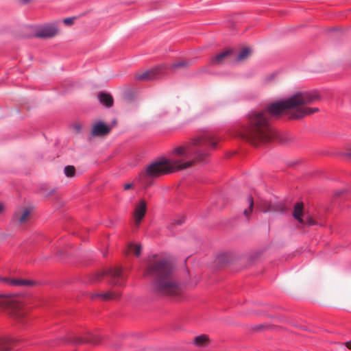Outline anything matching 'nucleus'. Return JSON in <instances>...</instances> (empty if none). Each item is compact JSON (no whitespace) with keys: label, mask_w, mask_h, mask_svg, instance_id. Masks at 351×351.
Wrapping results in <instances>:
<instances>
[{"label":"nucleus","mask_w":351,"mask_h":351,"mask_svg":"<svg viewBox=\"0 0 351 351\" xmlns=\"http://www.w3.org/2000/svg\"><path fill=\"white\" fill-rule=\"evenodd\" d=\"M184 221V217L182 216H176L170 219L169 224L167 228L169 230H172L173 228L182 225Z\"/></svg>","instance_id":"aec40b11"},{"label":"nucleus","mask_w":351,"mask_h":351,"mask_svg":"<svg viewBox=\"0 0 351 351\" xmlns=\"http://www.w3.org/2000/svg\"><path fill=\"white\" fill-rule=\"evenodd\" d=\"M147 204L144 199H141L138 204L135 206L134 218L135 226L138 228L145 215Z\"/></svg>","instance_id":"9b49d317"},{"label":"nucleus","mask_w":351,"mask_h":351,"mask_svg":"<svg viewBox=\"0 0 351 351\" xmlns=\"http://www.w3.org/2000/svg\"><path fill=\"white\" fill-rule=\"evenodd\" d=\"M193 343L195 346H197L198 347H204L208 344L209 339L207 335H201L199 336L196 337L194 339Z\"/></svg>","instance_id":"6ab92c4d"},{"label":"nucleus","mask_w":351,"mask_h":351,"mask_svg":"<svg viewBox=\"0 0 351 351\" xmlns=\"http://www.w3.org/2000/svg\"><path fill=\"white\" fill-rule=\"evenodd\" d=\"M231 54L230 50H226L221 53L217 54L211 58L210 63L214 65H219L228 58Z\"/></svg>","instance_id":"f3484780"},{"label":"nucleus","mask_w":351,"mask_h":351,"mask_svg":"<svg viewBox=\"0 0 351 351\" xmlns=\"http://www.w3.org/2000/svg\"><path fill=\"white\" fill-rule=\"evenodd\" d=\"M306 215L304 213V204L302 202H298L294 205L293 217L296 219L299 223H304V219Z\"/></svg>","instance_id":"4468645a"},{"label":"nucleus","mask_w":351,"mask_h":351,"mask_svg":"<svg viewBox=\"0 0 351 351\" xmlns=\"http://www.w3.org/2000/svg\"><path fill=\"white\" fill-rule=\"evenodd\" d=\"M53 191H54V190H51V191H50V193H49V195L52 194V193H53Z\"/></svg>","instance_id":"c9c22d12"},{"label":"nucleus","mask_w":351,"mask_h":351,"mask_svg":"<svg viewBox=\"0 0 351 351\" xmlns=\"http://www.w3.org/2000/svg\"><path fill=\"white\" fill-rule=\"evenodd\" d=\"M251 55V51L248 48L243 49L239 53L237 60L238 61H243L246 60Z\"/></svg>","instance_id":"5701e85b"},{"label":"nucleus","mask_w":351,"mask_h":351,"mask_svg":"<svg viewBox=\"0 0 351 351\" xmlns=\"http://www.w3.org/2000/svg\"><path fill=\"white\" fill-rule=\"evenodd\" d=\"M101 337L92 333H87L84 336H74L71 341L74 343L82 344L89 343L93 345L98 344L100 342Z\"/></svg>","instance_id":"9d476101"},{"label":"nucleus","mask_w":351,"mask_h":351,"mask_svg":"<svg viewBox=\"0 0 351 351\" xmlns=\"http://www.w3.org/2000/svg\"><path fill=\"white\" fill-rule=\"evenodd\" d=\"M32 215V208L29 207H23L16 210L13 215V221L18 225H24L27 223Z\"/></svg>","instance_id":"423d86ee"},{"label":"nucleus","mask_w":351,"mask_h":351,"mask_svg":"<svg viewBox=\"0 0 351 351\" xmlns=\"http://www.w3.org/2000/svg\"><path fill=\"white\" fill-rule=\"evenodd\" d=\"M133 186V184L132 183H128V184H125L124 185V189L125 190H129Z\"/></svg>","instance_id":"c756f323"},{"label":"nucleus","mask_w":351,"mask_h":351,"mask_svg":"<svg viewBox=\"0 0 351 351\" xmlns=\"http://www.w3.org/2000/svg\"><path fill=\"white\" fill-rule=\"evenodd\" d=\"M74 17L66 18L64 19V23L66 25H71L74 23Z\"/></svg>","instance_id":"cd10ccee"},{"label":"nucleus","mask_w":351,"mask_h":351,"mask_svg":"<svg viewBox=\"0 0 351 351\" xmlns=\"http://www.w3.org/2000/svg\"><path fill=\"white\" fill-rule=\"evenodd\" d=\"M59 33V29L55 25H47L38 29L35 36L41 38H50L56 36Z\"/></svg>","instance_id":"1a4fd4ad"},{"label":"nucleus","mask_w":351,"mask_h":351,"mask_svg":"<svg viewBox=\"0 0 351 351\" xmlns=\"http://www.w3.org/2000/svg\"><path fill=\"white\" fill-rule=\"evenodd\" d=\"M104 276H108L111 278L110 283L114 285L120 286L122 285L123 280H124L122 269L119 267L110 268L107 271H101L94 275L93 280L99 281Z\"/></svg>","instance_id":"39448f33"},{"label":"nucleus","mask_w":351,"mask_h":351,"mask_svg":"<svg viewBox=\"0 0 351 351\" xmlns=\"http://www.w3.org/2000/svg\"><path fill=\"white\" fill-rule=\"evenodd\" d=\"M167 113V110L165 108H159L156 112V116L158 117H162Z\"/></svg>","instance_id":"bb28decb"},{"label":"nucleus","mask_w":351,"mask_h":351,"mask_svg":"<svg viewBox=\"0 0 351 351\" xmlns=\"http://www.w3.org/2000/svg\"><path fill=\"white\" fill-rule=\"evenodd\" d=\"M191 62L189 60H181L178 61L177 62H175L171 64V69L173 71H176L178 69L180 68H186L189 66L191 64Z\"/></svg>","instance_id":"412c9836"},{"label":"nucleus","mask_w":351,"mask_h":351,"mask_svg":"<svg viewBox=\"0 0 351 351\" xmlns=\"http://www.w3.org/2000/svg\"><path fill=\"white\" fill-rule=\"evenodd\" d=\"M121 295L119 292L109 291L104 293H96L92 295V298H101L103 300H116Z\"/></svg>","instance_id":"dca6fc26"},{"label":"nucleus","mask_w":351,"mask_h":351,"mask_svg":"<svg viewBox=\"0 0 351 351\" xmlns=\"http://www.w3.org/2000/svg\"><path fill=\"white\" fill-rule=\"evenodd\" d=\"M304 223H300L302 226H312L317 224V222L315 221V219L311 217L310 215H305L304 217Z\"/></svg>","instance_id":"393cba45"},{"label":"nucleus","mask_w":351,"mask_h":351,"mask_svg":"<svg viewBox=\"0 0 351 351\" xmlns=\"http://www.w3.org/2000/svg\"><path fill=\"white\" fill-rule=\"evenodd\" d=\"M348 156L351 157V149H350L349 152L348 153Z\"/></svg>","instance_id":"f704fd0d"},{"label":"nucleus","mask_w":351,"mask_h":351,"mask_svg":"<svg viewBox=\"0 0 351 351\" xmlns=\"http://www.w3.org/2000/svg\"><path fill=\"white\" fill-rule=\"evenodd\" d=\"M0 307L7 308L11 316L19 322H23L26 312L21 304L13 297L0 295Z\"/></svg>","instance_id":"20e7f679"},{"label":"nucleus","mask_w":351,"mask_h":351,"mask_svg":"<svg viewBox=\"0 0 351 351\" xmlns=\"http://www.w3.org/2000/svg\"><path fill=\"white\" fill-rule=\"evenodd\" d=\"M260 210L264 213L267 212H284L287 208L282 202H267L263 201L258 205Z\"/></svg>","instance_id":"0eeeda50"},{"label":"nucleus","mask_w":351,"mask_h":351,"mask_svg":"<svg viewBox=\"0 0 351 351\" xmlns=\"http://www.w3.org/2000/svg\"><path fill=\"white\" fill-rule=\"evenodd\" d=\"M228 256V254H223L220 256V258H223L224 261L226 258V257Z\"/></svg>","instance_id":"473e14b6"},{"label":"nucleus","mask_w":351,"mask_h":351,"mask_svg":"<svg viewBox=\"0 0 351 351\" xmlns=\"http://www.w3.org/2000/svg\"><path fill=\"white\" fill-rule=\"evenodd\" d=\"M75 173V169L73 166L68 165L64 168V174L67 177H73Z\"/></svg>","instance_id":"a878e982"},{"label":"nucleus","mask_w":351,"mask_h":351,"mask_svg":"<svg viewBox=\"0 0 351 351\" xmlns=\"http://www.w3.org/2000/svg\"><path fill=\"white\" fill-rule=\"evenodd\" d=\"M128 251L136 256H138L141 252V245L131 243L128 245Z\"/></svg>","instance_id":"b1692460"},{"label":"nucleus","mask_w":351,"mask_h":351,"mask_svg":"<svg viewBox=\"0 0 351 351\" xmlns=\"http://www.w3.org/2000/svg\"><path fill=\"white\" fill-rule=\"evenodd\" d=\"M75 129L78 132H80L82 130V125L80 123H77V124H75V126H74Z\"/></svg>","instance_id":"7c9ffc66"},{"label":"nucleus","mask_w":351,"mask_h":351,"mask_svg":"<svg viewBox=\"0 0 351 351\" xmlns=\"http://www.w3.org/2000/svg\"><path fill=\"white\" fill-rule=\"evenodd\" d=\"M110 131V127L101 121L95 123L92 126L90 134L93 136H104Z\"/></svg>","instance_id":"f8f14e48"},{"label":"nucleus","mask_w":351,"mask_h":351,"mask_svg":"<svg viewBox=\"0 0 351 351\" xmlns=\"http://www.w3.org/2000/svg\"><path fill=\"white\" fill-rule=\"evenodd\" d=\"M346 346L348 348L351 350V340L346 343Z\"/></svg>","instance_id":"2f4dec72"},{"label":"nucleus","mask_w":351,"mask_h":351,"mask_svg":"<svg viewBox=\"0 0 351 351\" xmlns=\"http://www.w3.org/2000/svg\"><path fill=\"white\" fill-rule=\"evenodd\" d=\"M23 3H27L30 1V0H20Z\"/></svg>","instance_id":"72a5a7b5"},{"label":"nucleus","mask_w":351,"mask_h":351,"mask_svg":"<svg viewBox=\"0 0 351 351\" xmlns=\"http://www.w3.org/2000/svg\"><path fill=\"white\" fill-rule=\"evenodd\" d=\"M146 273L155 278L154 291L162 295L178 297L182 293V288L173 276L171 263L164 258L154 256L147 266Z\"/></svg>","instance_id":"7ed1b4c3"},{"label":"nucleus","mask_w":351,"mask_h":351,"mask_svg":"<svg viewBox=\"0 0 351 351\" xmlns=\"http://www.w3.org/2000/svg\"><path fill=\"white\" fill-rule=\"evenodd\" d=\"M16 339L8 337H0V351H7L12 348Z\"/></svg>","instance_id":"2eb2a0df"},{"label":"nucleus","mask_w":351,"mask_h":351,"mask_svg":"<svg viewBox=\"0 0 351 351\" xmlns=\"http://www.w3.org/2000/svg\"><path fill=\"white\" fill-rule=\"evenodd\" d=\"M5 206L3 203L0 202V215L5 211Z\"/></svg>","instance_id":"c85d7f7f"},{"label":"nucleus","mask_w":351,"mask_h":351,"mask_svg":"<svg viewBox=\"0 0 351 351\" xmlns=\"http://www.w3.org/2000/svg\"><path fill=\"white\" fill-rule=\"evenodd\" d=\"M0 282L10 286H33L36 284L34 281L29 280H21L10 278L7 277H0Z\"/></svg>","instance_id":"ddd939ff"},{"label":"nucleus","mask_w":351,"mask_h":351,"mask_svg":"<svg viewBox=\"0 0 351 351\" xmlns=\"http://www.w3.org/2000/svg\"><path fill=\"white\" fill-rule=\"evenodd\" d=\"M164 69L162 65L156 66L152 69L136 73L135 74V79L139 81H147L155 79L158 74H160L162 70Z\"/></svg>","instance_id":"6e6552de"},{"label":"nucleus","mask_w":351,"mask_h":351,"mask_svg":"<svg viewBox=\"0 0 351 351\" xmlns=\"http://www.w3.org/2000/svg\"><path fill=\"white\" fill-rule=\"evenodd\" d=\"M99 99L100 102L107 107H111L113 105L112 97L106 93H101L99 95Z\"/></svg>","instance_id":"a211bd4d"},{"label":"nucleus","mask_w":351,"mask_h":351,"mask_svg":"<svg viewBox=\"0 0 351 351\" xmlns=\"http://www.w3.org/2000/svg\"><path fill=\"white\" fill-rule=\"evenodd\" d=\"M247 202H248V208L245 209L243 210V215L247 218V219H249L251 213H252V208L254 207V200H253V198L250 196L248 198H247Z\"/></svg>","instance_id":"4be33fe9"},{"label":"nucleus","mask_w":351,"mask_h":351,"mask_svg":"<svg viewBox=\"0 0 351 351\" xmlns=\"http://www.w3.org/2000/svg\"><path fill=\"white\" fill-rule=\"evenodd\" d=\"M320 99L317 92L298 93L287 99L274 102L265 109L254 111L249 114L247 125L241 135L254 145L269 142L275 135L271 125L272 117L288 114L290 119H300L319 112V108L307 106Z\"/></svg>","instance_id":"f257e3e1"},{"label":"nucleus","mask_w":351,"mask_h":351,"mask_svg":"<svg viewBox=\"0 0 351 351\" xmlns=\"http://www.w3.org/2000/svg\"><path fill=\"white\" fill-rule=\"evenodd\" d=\"M217 143V141L210 134L197 136L192 139L191 143H184L172 149V158H162L148 165L142 175V180L145 184L149 185L152 180L162 175L186 169L195 163L204 162L209 154L200 149L193 151L192 146L210 145L215 147Z\"/></svg>","instance_id":"f03ea898"}]
</instances>
